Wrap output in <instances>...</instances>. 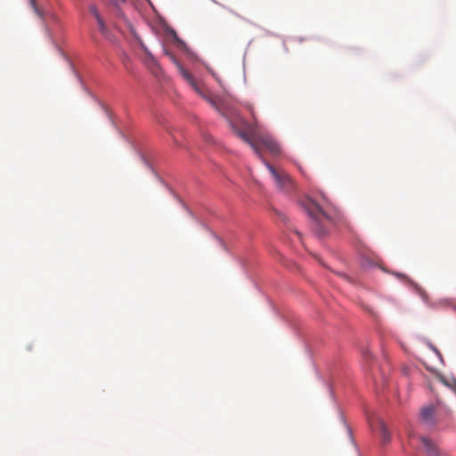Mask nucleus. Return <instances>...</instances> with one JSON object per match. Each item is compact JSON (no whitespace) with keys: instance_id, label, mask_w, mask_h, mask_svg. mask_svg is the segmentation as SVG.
<instances>
[{"instance_id":"1","label":"nucleus","mask_w":456,"mask_h":456,"mask_svg":"<svg viewBox=\"0 0 456 456\" xmlns=\"http://www.w3.org/2000/svg\"><path fill=\"white\" fill-rule=\"evenodd\" d=\"M304 208L313 221L312 230L319 238L326 236L330 227L344 218L341 211L325 195H322L320 202L306 199Z\"/></svg>"},{"instance_id":"2","label":"nucleus","mask_w":456,"mask_h":456,"mask_svg":"<svg viewBox=\"0 0 456 456\" xmlns=\"http://www.w3.org/2000/svg\"><path fill=\"white\" fill-rule=\"evenodd\" d=\"M172 61L180 76L188 83L199 96L207 101L214 109L224 115L226 118L230 119V117L239 118V114L235 109L218 103L216 99L213 97L204 84L198 80L191 70L181 61V59H172Z\"/></svg>"},{"instance_id":"3","label":"nucleus","mask_w":456,"mask_h":456,"mask_svg":"<svg viewBox=\"0 0 456 456\" xmlns=\"http://www.w3.org/2000/svg\"><path fill=\"white\" fill-rule=\"evenodd\" d=\"M230 125L233 132L245 142L249 144L256 154L262 158L260 145L265 147L272 155L276 156L280 154L281 149L275 140L269 135H258L250 137L247 132L240 130L232 121H230Z\"/></svg>"},{"instance_id":"4","label":"nucleus","mask_w":456,"mask_h":456,"mask_svg":"<svg viewBox=\"0 0 456 456\" xmlns=\"http://www.w3.org/2000/svg\"><path fill=\"white\" fill-rule=\"evenodd\" d=\"M273 178L274 179L276 185L281 189H289L292 186V180L290 176L283 170H279L273 167L272 165L264 161Z\"/></svg>"},{"instance_id":"5","label":"nucleus","mask_w":456,"mask_h":456,"mask_svg":"<svg viewBox=\"0 0 456 456\" xmlns=\"http://www.w3.org/2000/svg\"><path fill=\"white\" fill-rule=\"evenodd\" d=\"M420 441L424 446L427 456H451L446 452L441 450L437 444L427 436H420Z\"/></svg>"},{"instance_id":"6","label":"nucleus","mask_w":456,"mask_h":456,"mask_svg":"<svg viewBox=\"0 0 456 456\" xmlns=\"http://www.w3.org/2000/svg\"><path fill=\"white\" fill-rule=\"evenodd\" d=\"M171 44L174 49L176 50V53L183 54L187 57H193L194 53L192 50L186 45V43L181 40L174 31L171 34Z\"/></svg>"},{"instance_id":"7","label":"nucleus","mask_w":456,"mask_h":456,"mask_svg":"<svg viewBox=\"0 0 456 456\" xmlns=\"http://www.w3.org/2000/svg\"><path fill=\"white\" fill-rule=\"evenodd\" d=\"M145 66L155 77H160L163 75V71L157 59H145Z\"/></svg>"},{"instance_id":"8","label":"nucleus","mask_w":456,"mask_h":456,"mask_svg":"<svg viewBox=\"0 0 456 456\" xmlns=\"http://www.w3.org/2000/svg\"><path fill=\"white\" fill-rule=\"evenodd\" d=\"M89 12L94 17V19L96 20V22H97L98 27H99V30L102 33H103V34L106 33V31H107L106 25L104 23L103 19L100 15V12H99L97 7L95 5H94V4L90 5L89 6Z\"/></svg>"},{"instance_id":"9","label":"nucleus","mask_w":456,"mask_h":456,"mask_svg":"<svg viewBox=\"0 0 456 456\" xmlns=\"http://www.w3.org/2000/svg\"><path fill=\"white\" fill-rule=\"evenodd\" d=\"M434 407L428 406L422 409L420 412V418L422 421L429 424L433 422V416H434Z\"/></svg>"},{"instance_id":"10","label":"nucleus","mask_w":456,"mask_h":456,"mask_svg":"<svg viewBox=\"0 0 456 456\" xmlns=\"http://www.w3.org/2000/svg\"><path fill=\"white\" fill-rule=\"evenodd\" d=\"M379 428L380 432V436L384 444H387L390 441V434L386 424L383 421H379Z\"/></svg>"},{"instance_id":"11","label":"nucleus","mask_w":456,"mask_h":456,"mask_svg":"<svg viewBox=\"0 0 456 456\" xmlns=\"http://www.w3.org/2000/svg\"><path fill=\"white\" fill-rule=\"evenodd\" d=\"M110 4L113 5L117 10V14L123 16L121 12V6L126 3V0H109Z\"/></svg>"},{"instance_id":"12","label":"nucleus","mask_w":456,"mask_h":456,"mask_svg":"<svg viewBox=\"0 0 456 456\" xmlns=\"http://www.w3.org/2000/svg\"><path fill=\"white\" fill-rule=\"evenodd\" d=\"M30 2V5L31 7L33 8L35 13L40 17V18H44V13L42 12V10L37 6V3H36V0H29Z\"/></svg>"},{"instance_id":"13","label":"nucleus","mask_w":456,"mask_h":456,"mask_svg":"<svg viewBox=\"0 0 456 456\" xmlns=\"http://www.w3.org/2000/svg\"><path fill=\"white\" fill-rule=\"evenodd\" d=\"M57 47V50H58V54L60 55H66L67 53L64 52L63 49H61V47L59 46H56Z\"/></svg>"},{"instance_id":"14","label":"nucleus","mask_w":456,"mask_h":456,"mask_svg":"<svg viewBox=\"0 0 456 456\" xmlns=\"http://www.w3.org/2000/svg\"><path fill=\"white\" fill-rule=\"evenodd\" d=\"M296 234L300 238L301 234L297 231L296 232Z\"/></svg>"},{"instance_id":"15","label":"nucleus","mask_w":456,"mask_h":456,"mask_svg":"<svg viewBox=\"0 0 456 456\" xmlns=\"http://www.w3.org/2000/svg\"><path fill=\"white\" fill-rule=\"evenodd\" d=\"M124 66H125L126 68H127V62H126V61H125V62H124Z\"/></svg>"}]
</instances>
